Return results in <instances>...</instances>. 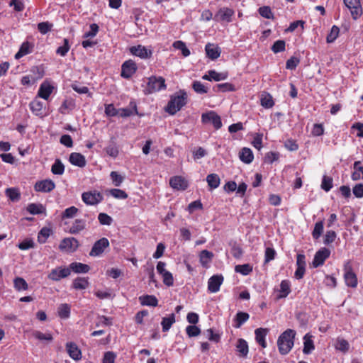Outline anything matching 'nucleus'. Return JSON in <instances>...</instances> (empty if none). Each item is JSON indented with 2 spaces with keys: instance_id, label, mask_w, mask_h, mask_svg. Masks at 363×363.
<instances>
[{
  "instance_id": "f257e3e1",
  "label": "nucleus",
  "mask_w": 363,
  "mask_h": 363,
  "mask_svg": "<svg viewBox=\"0 0 363 363\" xmlns=\"http://www.w3.org/2000/svg\"><path fill=\"white\" fill-rule=\"evenodd\" d=\"M296 331L292 329H287L283 332L277 340L279 352L282 355H286L291 350L294 345Z\"/></svg>"
},
{
  "instance_id": "f03ea898",
  "label": "nucleus",
  "mask_w": 363,
  "mask_h": 363,
  "mask_svg": "<svg viewBox=\"0 0 363 363\" xmlns=\"http://www.w3.org/2000/svg\"><path fill=\"white\" fill-rule=\"evenodd\" d=\"M187 103V94L184 90H179V92L171 96L165 111L170 115H174L184 106Z\"/></svg>"
},
{
  "instance_id": "7ed1b4c3",
  "label": "nucleus",
  "mask_w": 363,
  "mask_h": 363,
  "mask_svg": "<svg viewBox=\"0 0 363 363\" xmlns=\"http://www.w3.org/2000/svg\"><path fill=\"white\" fill-rule=\"evenodd\" d=\"M166 88L167 85L165 84L164 78L153 75L147 78V82L146 87L144 89V94L146 95L151 94L161 90H164Z\"/></svg>"
},
{
  "instance_id": "20e7f679",
  "label": "nucleus",
  "mask_w": 363,
  "mask_h": 363,
  "mask_svg": "<svg viewBox=\"0 0 363 363\" xmlns=\"http://www.w3.org/2000/svg\"><path fill=\"white\" fill-rule=\"evenodd\" d=\"M344 279L347 286L356 288L358 284L357 277L352 269V263L350 260L344 264Z\"/></svg>"
},
{
  "instance_id": "39448f33",
  "label": "nucleus",
  "mask_w": 363,
  "mask_h": 363,
  "mask_svg": "<svg viewBox=\"0 0 363 363\" xmlns=\"http://www.w3.org/2000/svg\"><path fill=\"white\" fill-rule=\"evenodd\" d=\"M79 242L77 239L73 237L62 239L59 245V249L67 253L74 252L79 247Z\"/></svg>"
},
{
  "instance_id": "423d86ee",
  "label": "nucleus",
  "mask_w": 363,
  "mask_h": 363,
  "mask_svg": "<svg viewBox=\"0 0 363 363\" xmlns=\"http://www.w3.org/2000/svg\"><path fill=\"white\" fill-rule=\"evenodd\" d=\"M344 4L350 10L354 20L358 19L362 14L360 0H343Z\"/></svg>"
},
{
  "instance_id": "0eeeda50",
  "label": "nucleus",
  "mask_w": 363,
  "mask_h": 363,
  "mask_svg": "<svg viewBox=\"0 0 363 363\" xmlns=\"http://www.w3.org/2000/svg\"><path fill=\"white\" fill-rule=\"evenodd\" d=\"M201 121L203 123H212L216 130L222 127L220 117L213 111L203 113L201 116Z\"/></svg>"
},
{
  "instance_id": "6e6552de",
  "label": "nucleus",
  "mask_w": 363,
  "mask_h": 363,
  "mask_svg": "<svg viewBox=\"0 0 363 363\" xmlns=\"http://www.w3.org/2000/svg\"><path fill=\"white\" fill-rule=\"evenodd\" d=\"M82 201L87 205H96L104 199L103 195L97 191L84 192L82 195Z\"/></svg>"
},
{
  "instance_id": "1a4fd4ad",
  "label": "nucleus",
  "mask_w": 363,
  "mask_h": 363,
  "mask_svg": "<svg viewBox=\"0 0 363 363\" xmlns=\"http://www.w3.org/2000/svg\"><path fill=\"white\" fill-rule=\"evenodd\" d=\"M138 67L133 60H126L121 66V76L124 79H129L135 73Z\"/></svg>"
},
{
  "instance_id": "9d476101",
  "label": "nucleus",
  "mask_w": 363,
  "mask_h": 363,
  "mask_svg": "<svg viewBox=\"0 0 363 363\" xmlns=\"http://www.w3.org/2000/svg\"><path fill=\"white\" fill-rule=\"evenodd\" d=\"M109 246L108 240L106 238H102L95 242L90 252L89 255L91 257H97L101 255L106 248Z\"/></svg>"
},
{
  "instance_id": "9b49d317",
  "label": "nucleus",
  "mask_w": 363,
  "mask_h": 363,
  "mask_svg": "<svg viewBox=\"0 0 363 363\" xmlns=\"http://www.w3.org/2000/svg\"><path fill=\"white\" fill-rule=\"evenodd\" d=\"M70 275V269L68 267H57L52 269L48 275V278L52 281H60L61 279L66 278Z\"/></svg>"
},
{
  "instance_id": "f8f14e48",
  "label": "nucleus",
  "mask_w": 363,
  "mask_h": 363,
  "mask_svg": "<svg viewBox=\"0 0 363 363\" xmlns=\"http://www.w3.org/2000/svg\"><path fill=\"white\" fill-rule=\"evenodd\" d=\"M234 15V11L228 7L220 8L215 14L213 19L218 22H227L232 21V16Z\"/></svg>"
},
{
  "instance_id": "ddd939ff",
  "label": "nucleus",
  "mask_w": 363,
  "mask_h": 363,
  "mask_svg": "<svg viewBox=\"0 0 363 363\" xmlns=\"http://www.w3.org/2000/svg\"><path fill=\"white\" fill-rule=\"evenodd\" d=\"M55 188V184L51 179L38 181L34 185V189L37 192L49 193Z\"/></svg>"
},
{
  "instance_id": "4468645a",
  "label": "nucleus",
  "mask_w": 363,
  "mask_h": 363,
  "mask_svg": "<svg viewBox=\"0 0 363 363\" xmlns=\"http://www.w3.org/2000/svg\"><path fill=\"white\" fill-rule=\"evenodd\" d=\"M330 255V251L328 248L323 247L320 250H319L315 254L313 260V266L314 267H318L319 266H321L324 264L326 259L329 257Z\"/></svg>"
},
{
  "instance_id": "2eb2a0df",
  "label": "nucleus",
  "mask_w": 363,
  "mask_h": 363,
  "mask_svg": "<svg viewBox=\"0 0 363 363\" xmlns=\"http://www.w3.org/2000/svg\"><path fill=\"white\" fill-rule=\"evenodd\" d=\"M223 282V277L220 274L212 276L208 281V289L211 293H216L219 291L221 284Z\"/></svg>"
},
{
  "instance_id": "dca6fc26",
  "label": "nucleus",
  "mask_w": 363,
  "mask_h": 363,
  "mask_svg": "<svg viewBox=\"0 0 363 363\" xmlns=\"http://www.w3.org/2000/svg\"><path fill=\"white\" fill-rule=\"evenodd\" d=\"M130 52L132 55L139 57L142 59H148L152 56V51L147 49L145 46L137 45L133 46L130 48Z\"/></svg>"
},
{
  "instance_id": "f3484780",
  "label": "nucleus",
  "mask_w": 363,
  "mask_h": 363,
  "mask_svg": "<svg viewBox=\"0 0 363 363\" xmlns=\"http://www.w3.org/2000/svg\"><path fill=\"white\" fill-rule=\"evenodd\" d=\"M169 185L174 189L185 190L188 187V182L181 176H174L170 179Z\"/></svg>"
},
{
  "instance_id": "a211bd4d",
  "label": "nucleus",
  "mask_w": 363,
  "mask_h": 363,
  "mask_svg": "<svg viewBox=\"0 0 363 363\" xmlns=\"http://www.w3.org/2000/svg\"><path fill=\"white\" fill-rule=\"evenodd\" d=\"M54 86H52L49 82H43L38 91V96L45 100H48L52 93Z\"/></svg>"
},
{
  "instance_id": "6ab92c4d",
  "label": "nucleus",
  "mask_w": 363,
  "mask_h": 363,
  "mask_svg": "<svg viewBox=\"0 0 363 363\" xmlns=\"http://www.w3.org/2000/svg\"><path fill=\"white\" fill-rule=\"evenodd\" d=\"M205 51L207 57L213 60L218 59L221 53L220 48L217 45L211 43L206 45Z\"/></svg>"
},
{
  "instance_id": "aec40b11",
  "label": "nucleus",
  "mask_w": 363,
  "mask_h": 363,
  "mask_svg": "<svg viewBox=\"0 0 363 363\" xmlns=\"http://www.w3.org/2000/svg\"><path fill=\"white\" fill-rule=\"evenodd\" d=\"M69 161L72 164L79 167H84L86 164L85 157L81 153L78 152L71 153L69 155Z\"/></svg>"
},
{
  "instance_id": "412c9836",
  "label": "nucleus",
  "mask_w": 363,
  "mask_h": 363,
  "mask_svg": "<svg viewBox=\"0 0 363 363\" xmlns=\"http://www.w3.org/2000/svg\"><path fill=\"white\" fill-rule=\"evenodd\" d=\"M66 348L69 357L73 359L79 360L82 358V352L75 343L67 342Z\"/></svg>"
},
{
  "instance_id": "4be33fe9",
  "label": "nucleus",
  "mask_w": 363,
  "mask_h": 363,
  "mask_svg": "<svg viewBox=\"0 0 363 363\" xmlns=\"http://www.w3.org/2000/svg\"><path fill=\"white\" fill-rule=\"evenodd\" d=\"M31 111L38 116H43L44 104L35 98L29 104Z\"/></svg>"
},
{
  "instance_id": "5701e85b",
  "label": "nucleus",
  "mask_w": 363,
  "mask_h": 363,
  "mask_svg": "<svg viewBox=\"0 0 363 363\" xmlns=\"http://www.w3.org/2000/svg\"><path fill=\"white\" fill-rule=\"evenodd\" d=\"M33 45L28 41L23 42L20 47L19 50L15 55V58L18 60L22 57L32 52Z\"/></svg>"
},
{
  "instance_id": "b1692460",
  "label": "nucleus",
  "mask_w": 363,
  "mask_h": 363,
  "mask_svg": "<svg viewBox=\"0 0 363 363\" xmlns=\"http://www.w3.org/2000/svg\"><path fill=\"white\" fill-rule=\"evenodd\" d=\"M86 228V220L83 219H76L69 229L70 234H78Z\"/></svg>"
},
{
  "instance_id": "393cba45",
  "label": "nucleus",
  "mask_w": 363,
  "mask_h": 363,
  "mask_svg": "<svg viewBox=\"0 0 363 363\" xmlns=\"http://www.w3.org/2000/svg\"><path fill=\"white\" fill-rule=\"evenodd\" d=\"M268 333V329L259 328L255 330V339L259 345H260L262 347L265 348L267 347V343L265 342V337Z\"/></svg>"
},
{
  "instance_id": "a878e982",
  "label": "nucleus",
  "mask_w": 363,
  "mask_h": 363,
  "mask_svg": "<svg viewBox=\"0 0 363 363\" xmlns=\"http://www.w3.org/2000/svg\"><path fill=\"white\" fill-rule=\"evenodd\" d=\"M70 272L73 271L74 273H87L90 270V267L88 264L81 262H72L69 267Z\"/></svg>"
},
{
  "instance_id": "bb28decb",
  "label": "nucleus",
  "mask_w": 363,
  "mask_h": 363,
  "mask_svg": "<svg viewBox=\"0 0 363 363\" xmlns=\"http://www.w3.org/2000/svg\"><path fill=\"white\" fill-rule=\"evenodd\" d=\"M142 306L155 307L158 305L157 298L153 295H144L139 297Z\"/></svg>"
},
{
  "instance_id": "cd10ccee",
  "label": "nucleus",
  "mask_w": 363,
  "mask_h": 363,
  "mask_svg": "<svg viewBox=\"0 0 363 363\" xmlns=\"http://www.w3.org/2000/svg\"><path fill=\"white\" fill-rule=\"evenodd\" d=\"M250 315L247 313L239 311L234 318V325L235 328H240L242 324L248 320Z\"/></svg>"
},
{
  "instance_id": "c85d7f7f",
  "label": "nucleus",
  "mask_w": 363,
  "mask_h": 363,
  "mask_svg": "<svg viewBox=\"0 0 363 363\" xmlns=\"http://www.w3.org/2000/svg\"><path fill=\"white\" fill-rule=\"evenodd\" d=\"M303 352L306 354H308L315 349L313 341L312 340V335H311L309 333H307L303 337Z\"/></svg>"
},
{
  "instance_id": "c756f323",
  "label": "nucleus",
  "mask_w": 363,
  "mask_h": 363,
  "mask_svg": "<svg viewBox=\"0 0 363 363\" xmlns=\"http://www.w3.org/2000/svg\"><path fill=\"white\" fill-rule=\"evenodd\" d=\"M239 157L244 163L250 164L252 162L254 156L250 148L243 147L239 153Z\"/></svg>"
},
{
  "instance_id": "7c9ffc66",
  "label": "nucleus",
  "mask_w": 363,
  "mask_h": 363,
  "mask_svg": "<svg viewBox=\"0 0 363 363\" xmlns=\"http://www.w3.org/2000/svg\"><path fill=\"white\" fill-rule=\"evenodd\" d=\"M213 256L214 255H213V252H211L207 250H202L199 255V261H200L201 264L203 267H208V264L211 262Z\"/></svg>"
},
{
  "instance_id": "2f4dec72",
  "label": "nucleus",
  "mask_w": 363,
  "mask_h": 363,
  "mask_svg": "<svg viewBox=\"0 0 363 363\" xmlns=\"http://www.w3.org/2000/svg\"><path fill=\"white\" fill-rule=\"evenodd\" d=\"M89 285V279L86 277H77L73 280L72 287L74 289H86Z\"/></svg>"
},
{
  "instance_id": "473e14b6",
  "label": "nucleus",
  "mask_w": 363,
  "mask_h": 363,
  "mask_svg": "<svg viewBox=\"0 0 363 363\" xmlns=\"http://www.w3.org/2000/svg\"><path fill=\"white\" fill-rule=\"evenodd\" d=\"M206 182L211 189H216L219 186L220 179L217 174H210L206 177Z\"/></svg>"
},
{
  "instance_id": "72a5a7b5",
  "label": "nucleus",
  "mask_w": 363,
  "mask_h": 363,
  "mask_svg": "<svg viewBox=\"0 0 363 363\" xmlns=\"http://www.w3.org/2000/svg\"><path fill=\"white\" fill-rule=\"evenodd\" d=\"M237 351L239 352V356L245 357L248 354V345L244 339H238L237 345Z\"/></svg>"
},
{
  "instance_id": "f704fd0d",
  "label": "nucleus",
  "mask_w": 363,
  "mask_h": 363,
  "mask_svg": "<svg viewBox=\"0 0 363 363\" xmlns=\"http://www.w3.org/2000/svg\"><path fill=\"white\" fill-rule=\"evenodd\" d=\"M290 282L288 280H283L280 284L279 294L278 298H286L291 292Z\"/></svg>"
},
{
  "instance_id": "c9c22d12",
  "label": "nucleus",
  "mask_w": 363,
  "mask_h": 363,
  "mask_svg": "<svg viewBox=\"0 0 363 363\" xmlns=\"http://www.w3.org/2000/svg\"><path fill=\"white\" fill-rule=\"evenodd\" d=\"M32 335L35 339L40 341H45L47 342H50L53 340V337L50 333H43L39 330H34L32 333Z\"/></svg>"
},
{
  "instance_id": "e433bc0d",
  "label": "nucleus",
  "mask_w": 363,
  "mask_h": 363,
  "mask_svg": "<svg viewBox=\"0 0 363 363\" xmlns=\"http://www.w3.org/2000/svg\"><path fill=\"white\" fill-rule=\"evenodd\" d=\"M71 308L67 303H62L57 308V314L60 318L67 319L70 315Z\"/></svg>"
},
{
  "instance_id": "4c0bfd02",
  "label": "nucleus",
  "mask_w": 363,
  "mask_h": 363,
  "mask_svg": "<svg viewBox=\"0 0 363 363\" xmlns=\"http://www.w3.org/2000/svg\"><path fill=\"white\" fill-rule=\"evenodd\" d=\"M130 104L133 105V109H130L129 108H123L118 109V113L122 118L129 117L134 114H138L136 104L135 103H131Z\"/></svg>"
},
{
  "instance_id": "58836bf2",
  "label": "nucleus",
  "mask_w": 363,
  "mask_h": 363,
  "mask_svg": "<svg viewBox=\"0 0 363 363\" xmlns=\"http://www.w3.org/2000/svg\"><path fill=\"white\" fill-rule=\"evenodd\" d=\"M174 322L175 316L174 313L170 314L168 317L163 318L161 323L162 330L164 332L168 331Z\"/></svg>"
},
{
  "instance_id": "ea45409f",
  "label": "nucleus",
  "mask_w": 363,
  "mask_h": 363,
  "mask_svg": "<svg viewBox=\"0 0 363 363\" xmlns=\"http://www.w3.org/2000/svg\"><path fill=\"white\" fill-rule=\"evenodd\" d=\"M215 91H235V86L233 84L225 82L222 84H218L213 87Z\"/></svg>"
},
{
  "instance_id": "a19ab883",
  "label": "nucleus",
  "mask_w": 363,
  "mask_h": 363,
  "mask_svg": "<svg viewBox=\"0 0 363 363\" xmlns=\"http://www.w3.org/2000/svg\"><path fill=\"white\" fill-rule=\"evenodd\" d=\"M51 172L54 174L62 175L65 172V166L60 159H56L52 165Z\"/></svg>"
},
{
  "instance_id": "79ce46f5",
  "label": "nucleus",
  "mask_w": 363,
  "mask_h": 363,
  "mask_svg": "<svg viewBox=\"0 0 363 363\" xmlns=\"http://www.w3.org/2000/svg\"><path fill=\"white\" fill-rule=\"evenodd\" d=\"M45 208L42 204L30 203L27 206V211L32 215H38L43 213Z\"/></svg>"
},
{
  "instance_id": "37998d69",
  "label": "nucleus",
  "mask_w": 363,
  "mask_h": 363,
  "mask_svg": "<svg viewBox=\"0 0 363 363\" xmlns=\"http://www.w3.org/2000/svg\"><path fill=\"white\" fill-rule=\"evenodd\" d=\"M6 195L12 201H17L21 198V194L18 189L8 188L6 189Z\"/></svg>"
},
{
  "instance_id": "c03bdc74",
  "label": "nucleus",
  "mask_w": 363,
  "mask_h": 363,
  "mask_svg": "<svg viewBox=\"0 0 363 363\" xmlns=\"http://www.w3.org/2000/svg\"><path fill=\"white\" fill-rule=\"evenodd\" d=\"M324 223L323 220L318 221L315 224L312 236L313 239L318 240L323 232Z\"/></svg>"
},
{
  "instance_id": "a18cd8bd",
  "label": "nucleus",
  "mask_w": 363,
  "mask_h": 363,
  "mask_svg": "<svg viewBox=\"0 0 363 363\" xmlns=\"http://www.w3.org/2000/svg\"><path fill=\"white\" fill-rule=\"evenodd\" d=\"M260 104L265 108H270L274 105L273 99L269 94L262 96Z\"/></svg>"
},
{
  "instance_id": "49530a36",
  "label": "nucleus",
  "mask_w": 363,
  "mask_h": 363,
  "mask_svg": "<svg viewBox=\"0 0 363 363\" xmlns=\"http://www.w3.org/2000/svg\"><path fill=\"white\" fill-rule=\"evenodd\" d=\"M340 28L337 26L331 28L330 32L328 34L326 41L328 43H333L339 35Z\"/></svg>"
},
{
  "instance_id": "de8ad7c7",
  "label": "nucleus",
  "mask_w": 363,
  "mask_h": 363,
  "mask_svg": "<svg viewBox=\"0 0 363 363\" xmlns=\"http://www.w3.org/2000/svg\"><path fill=\"white\" fill-rule=\"evenodd\" d=\"M235 270L242 275H247L252 271V267L249 264L236 265Z\"/></svg>"
},
{
  "instance_id": "09e8293b",
  "label": "nucleus",
  "mask_w": 363,
  "mask_h": 363,
  "mask_svg": "<svg viewBox=\"0 0 363 363\" xmlns=\"http://www.w3.org/2000/svg\"><path fill=\"white\" fill-rule=\"evenodd\" d=\"M192 88L195 92L200 94H206L208 91V88L199 81H194L192 84Z\"/></svg>"
},
{
  "instance_id": "8fccbe9b",
  "label": "nucleus",
  "mask_w": 363,
  "mask_h": 363,
  "mask_svg": "<svg viewBox=\"0 0 363 363\" xmlns=\"http://www.w3.org/2000/svg\"><path fill=\"white\" fill-rule=\"evenodd\" d=\"M78 208L75 206H71L66 208L62 213V219L74 218L78 212Z\"/></svg>"
},
{
  "instance_id": "3c124183",
  "label": "nucleus",
  "mask_w": 363,
  "mask_h": 363,
  "mask_svg": "<svg viewBox=\"0 0 363 363\" xmlns=\"http://www.w3.org/2000/svg\"><path fill=\"white\" fill-rule=\"evenodd\" d=\"M209 77L211 80L219 82L224 80L228 77V74L224 72H217L215 70H209Z\"/></svg>"
},
{
  "instance_id": "603ef678",
  "label": "nucleus",
  "mask_w": 363,
  "mask_h": 363,
  "mask_svg": "<svg viewBox=\"0 0 363 363\" xmlns=\"http://www.w3.org/2000/svg\"><path fill=\"white\" fill-rule=\"evenodd\" d=\"M173 46H174V48L181 50L182 55L184 57H187V56H189L190 55L189 50L187 48V47L186 46L185 43H183L182 41H180V40L175 41L173 43Z\"/></svg>"
},
{
  "instance_id": "864d4df0",
  "label": "nucleus",
  "mask_w": 363,
  "mask_h": 363,
  "mask_svg": "<svg viewBox=\"0 0 363 363\" xmlns=\"http://www.w3.org/2000/svg\"><path fill=\"white\" fill-rule=\"evenodd\" d=\"M14 287L18 291L27 290L28 285L24 279L17 277L14 279Z\"/></svg>"
},
{
  "instance_id": "5fc2aeb1",
  "label": "nucleus",
  "mask_w": 363,
  "mask_h": 363,
  "mask_svg": "<svg viewBox=\"0 0 363 363\" xmlns=\"http://www.w3.org/2000/svg\"><path fill=\"white\" fill-rule=\"evenodd\" d=\"M50 229L48 228H43L38 233V241L40 243H45L50 236Z\"/></svg>"
},
{
  "instance_id": "6e6d98bb",
  "label": "nucleus",
  "mask_w": 363,
  "mask_h": 363,
  "mask_svg": "<svg viewBox=\"0 0 363 363\" xmlns=\"http://www.w3.org/2000/svg\"><path fill=\"white\" fill-rule=\"evenodd\" d=\"M259 13L261 16L267 18V19H273L274 15L272 12L271 9L267 6H262L258 10Z\"/></svg>"
},
{
  "instance_id": "4d7b16f0",
  "label": "nucleus",
  "mask_w": 363,
  "mask_h": 363,
  "mask_svg": "<svg viewBox=\"0 0 363 363\" xmlns=\"http://www.w3.org/2000/svg\"><path fill=\"white\" fill-rule=\"evenodd\" d=\"M63 42H64L63 45L60 46L56 50V53L62 57L65 56L67 54V52L70 48L68 39L65 38L63 40Z\"/></svg>"
},
{
  "instance_id": "13d9d810",
  "label": "nucleus",
  "mask_w": 363,
  "mask_h": 363,
  "mask_svg": "<svg viewBox=\"0 0 363 363\" xmlns=\"http://www.w3.org/2000/svg\"><path fill=\"white\" fill-rule=\"evenodd\" d=\"M285 46H286L285 41L282 40H279L274 43L271 49L274 53H278V52L284 51Z\"/></svg>"
},
{
  "instance_id": "bf43d9fd",
  "label": "nucleus",
  "mask_w": 363,
  "mask_h": 363,
  "mask_svg": "<svg viewBox=\"0 0 363 363\" xmlns=\"http://www.w3.org/2000/svg\"><path fill=\"white\" fill-rule=\"evenodd\" d=\"M110 194L116 199H125L128 198L127 193L119 189H113L110 190Z\"/></svg>"
},
{
  "instance_id": "052dcab7",
  "label": "nucleus",
  "mask_w": 363,
  "mask_h": 363,
  "mask_svg": "<svg viewBox=\"0 0 363 363\" xmlns=\"http://www.w3.org/2000/svg\"><path fill=\"white\" fill-rule=\"evenodd\" d=\"M52 28V24L46 21V22H41L38 24V29L39 32L43 35L48 33L49 31L51 30Z\"/></svg>"
},
{
  "instance_id": "680f3d73",
  "label": "nucleus",
  "mask_w": 363,
  "mask_h": 363,
  "mask_svg": "<svg viewBox=\"0 0 363 363\" xmlns=\"http://www.w3.org/2000/svg\"><path fill=\"white\" fill-rule=\"evenodd\" d=\"M98 219L101 225H110L113 222V218L105 213H100Z\"/></svg>"
},
{
  "instance_id": "e2e57ef3",
  "label": "nucleus",
  "mask_w": 363,
  "mask_h": 363,
  "mask_svg": "<svg viewBox=\"0 0 363 363\" xmlns=\"http://www.w3.org/2000/svg\"><path fill=\"white\" fill-rule=\"evenodd\" d=\"M333 187V179L328 176H323L321 188L325 191H329Z\"/></svg>"
},
{
  "instance_id": "0e129e2a",
  "label": "nucleus",
  "mask_w": 363,
  "mask_h": 363,
  "mask_svg": "<svg viewBox=\"0 0 363 363\" xmlns=\"http://www.w3.org/2000/svg\"><path fill=\"white\" fill-rule=\"evenodd\" d=\"M111 179L116 186H119L123 182L124 178L117 172L113 171L110 174Z\"/></svg>"
},
{
  "instance_id": "69168bd1",
  "label": "nucleus",
  "mask_w": 363,
  "mask_h": 363,
  "mask_svg": "<svg viewBox=\"0 0 363 363\" xmlns=\"http://www.w3.org/2000/svg\"><path fill=\"white\" fill-rule=\"evenodd\" d=\"M35 246L34 242L32 239H25L18 245V247L21 250H26L33 248Z\"/></svg>"
},
{
  "instance_id": "338daca9",
  "label": "nucleus",
  "mask_w": 363,
  "mask_h": 363,
  "mask_svg": "<svg viewBox=\"0 0 363 363\" xmlns=\"http://www.w3.org/2000/svg\"><path fill=\"white\" fill-rule=\"evenodd\" d=\"M204 334L206 335V337L211 341L218 342L220 340V335L218 333H215L211 328L206 330L204 332Z\"/></svg>"
},
{
  "instance_id": "774afa93",
  "label": "nucleus",
  "mask_w": 363,
  "mask_h": 363,
  "mask_svg": "<svg viewBox=\"0 0 363 363\" xmlns=\"http://www.w3.org/2000/svg\"><path fill=\"white\" fill-rule=\"evenodd\" d=\"M335 347L337 350L345 352L348 351L350 345L347 340H345L344 339H338L337 340Z\"/></svg>"
}]
</instances>
